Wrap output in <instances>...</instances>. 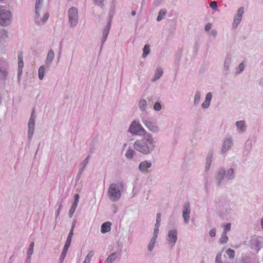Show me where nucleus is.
I'll use <instances>...</instances> for the list:
<instances>
[{"mask_svg": "<svg viewBox=\"0 0 263 263\" xmlns=\"http://www.w3.org/2000/svg\"><path fill=\"white\" fill-rule=\"evenodd\" d=\"M213 160V153H210L208 155V156L206 158V162L205 166V172H208L210 168V166L211 165L212 162Z\"/></svg>", "mask_w": 263, "mask_h": 263, "instance_id": "obj_25", "label": "nucleus"}, {"mask_svg": "<svg viewBox=\"0 0 263 263\" xmlns=\"http://www.w3.org/2000/svg\"><path fill=\"white\" fill-rule=\"evenodd\" d=\"M138 106L141 111H145L146 109L147 103L145 99H141L138 102Z\"/></svg>", "mask_w": 263, "mask_h": 263, "instance_id": "obj_28", "label": "nucleus"}, {"mask_svg": "<svg viewBox=\"0 0 263 263\" xmlns=\"http://www.w3.org/2000/svg\"><path fill=\"white\" fill-rule=\"evenodd\" d=\"M68 17L70 28H73L78 23V9L74 7L70 8L68 11Z\"/></svg>", "mask_w": 263, "mask_h": 263, "instance_id": "obj_5", "label": "nucleus"}, {"mask_svg": "<svg viewBox=\"0 0 263 263\" xmlns=\"http://www.w3.org/2000/svg\"><path fill=\"white\" fill-rule=\"evenodd\" d=\"M62 206V205L60 204V206H59V209H58L57 211V217H58L60 214V209H61V208Z\"/></svg>", "mask_w": 263, "mask_h": 263, "instance_id": "obj_56", "label": "nucleus"}, {"mask_svg": "<svg viewBox=\"0 0 263 263\" xmlns=\"http://www.w3.org/2000/svg\"><path fill=\"white\" fill-rule=\"evenodd\" d=\"M94 255V253L93 251H91L88 252L86 256L85 257V258L84 259V261H83V263H90L91 258Z\"/></svg>", "mask_w": 263, "mask_h": 263, "instance_id": "obj_34", "label": "nucleus"}, {"mask_svg": "<svg viewBox=\"0 0 263 263\" xmlns=\"http://www.w3.org/2000/svg\"><path fill=\"white\" fill-rule=\"evenodd\" d=\"M228 240V237L227 236V234L223 233L222 234V236L219 239V242L220 243H226Z\"/></svg>", "mask_w": 263, "mask_h": 263, "instance_id": "obj_40", "label": "nucleus"}, {"mask_svg": "<svg viewBox=\"0 0 263 263\" xmlns=\"http://www.w3.org/2000/svg\"><path fill=\"white\" fill-rule=\"evenodd\" d=\"M190 213V204L189 202L185 203L183 207L182 217L184 220V222L186 224H188L189 222Z\"/></svg>", "mask_w": 263, "mask_h": 263, "instance_id": "obj_13", "label": "nucleus"}, {"mask_svg": "<svg viewBox=\"0 0 263 263\" xmlns=\"http://www.w3.org/2000/svg\"><path fill=\"white\" fill-rule=\"evenodd\" d=\"M104 0H94V3L98 6L103 7Z\"/></svg>", "mask_w": 263, "mask_h": 263, "instance_id": "obj_48", "label": "nucleus"}, {"mask_svg": "<svg viewBox=\"0 0 263 263\" xmlns=\"http://www.w3.org/2000/svg\"><path fill=\"white\" fill-rule=\"evenodd\" d=\"M152 166V163L146 160L141 162L139 165V170L142 173H146L147 170Z\"/></svg>", "mask_w": 263, "mask_h": 263, "instance_id": "obj_17", "label": "nucleus"}, {"mask_svg": "<svg viewBox=\"0 0 263 263\" xmlns=\"http://www.w3.org/2000/svg\"><path fill=\"white\" fill-rule=\"evenodd\" d=\"M236 126L238 130L241 132H244L246 130L247 126L246 122L243 120L239 121L236 122Z\"/></svg>", "mask_w": 263, "mask_h": 263, "instance_id": "obj_24", "label": "nucleus"}, {"mask_svg": "<svg viewBox=\"0 0 263 263\" xmlns=\"http://www.w3.org/2000/svg\"><path fill=\"white\" fill-rule=\"evenodd\" d=\"M123 189V182L110 184L107 191L108 197L110 200L112 202L119 200L121 197V191Z\"/></svg>", "mask_w": 263, "mask_h": 263, "instance_id": "obj_3", "label": "nucleus"}, {"mask_svg": "<svg viewBox=\"0 0 263 263\" xmlns=\"http://www.w3.org/2000/svg\"><path fill=\"white\" fill-rule=\"evenodd\" d=\"M8 36L7 31L4 29H0V41L7 38Z\"/></svg>", "mask_w": 263, "mask_h": 263, "instance_id": "obj_35", "label": "nucleus"}, {"mask_svg": "<svg viewBox=\"0 0 263 263\" xmlns=\"http://www.w3.org/2000/svg\"><path fill=\"white\" fill-rule=\"evenodd\" d=\"M209 234H210L211 237H213L215 236V235H216V229H211L210 230V231Z\"/></svg>", "mask_w": 263, "mask_h": 263, "instance_id": "obj_53", "label": "nucleus"}, {"mask_svg": "<svg viewBox=\"0 0 263 263\" xmlns=\"http://www.w3.org/2000/svg\"><path fill=\"white\" fill-rule=\"evenodd\" d=\"M141 121L149 132L153 133H158L160 131V127L156 122L144 118H142Z\"/></svg>", "mask_w": 263, "mask_h": 263, "instance_id": "obj_7", "label": "nucleus"}, {"mask_svg": "<svg viewBox=\"0 0 263 263\" xmlns=\"http://www.w3.org/2000/svg\"><path fill=\"white\" fill-rule=\"evenodd\" d=\"M89 159V156H88L85 159V160L81 163V168H80V171L81 172L83 171L85 169L86 166L87 165V164L88 163Z\"/></svg>", "mask_w": 263, "mask_h": 263, "instance_id": "obj_38", "label": "nucleus"}, {"mask_svg": "<svg viewBox=\"0 0 263 263\" xmlns=\"http://www.w3.org/2000/svg\"><path fill=\"white\" fill-rule=\"evenodd\" d=\"M226 170L223 167H220L216 172L215 175V181L217 186L221 185L225 178Z\"/></svg>", "mask_w": 263, "mask_h": 263, "instance_id": "obj_9", "label": "nucleus"}, {"mask_svg": "<svg viewBox=\"0 0 263 263\" xmlns=\"http://www.w3.org/2000/svg\"><path fill=\"white\" fill-rule=\"evenodd\" d=\"M33 252H34V249L29 248V249H28V251H27V258L28 259L31 258V256L33 254Z\"/></svg>", "mask_w": 263, "mask_h": 263, "instance_id": "obj_46", "label": "nucleus"}, {"mask_svg": "<svg viewBox=\"0 0 263 263\" xmlns=\"http://www.w3.org/2000/svg\"><path fill=\"white\" fill-rule=\"evenodd\" d=\"M111 223L109 221H107V222L103 223L101 225V233L104 234V233L109 232L111 230Z\"/></svg>", "mask_w": 263, "mask_h": 263, "instance_id": "obj_23", "label": "nucleus"}, {"mask_svg": "<svg viewBox=\"0 0 263 263\" xmlns=\"http://www.w3.org/2000/svg\"><path fill=\"white\" fill-rule=\"evenodd\" d=\"M210 7L214 10L216 11L217 10V4L216 1H213L210 3Z\"/></svg>", "mask_w": 263, "mask_h": 263, "instance_id": "obj_45", "label": "nucleus"}, {"mask_svg": "<svg viewBox=\"0 0 263 263\" xmlns=\"http://www.w3.org/2000/svg\"><path fill=\"white\" fill-rule=\"evenodd\" d=\"M156 147V141L150 133L145 134L142 140H137L134 143V149L144 155L150 154Z\"/></svg>", "mask_w": 263, "mask_h": 263, "instance_id": "obj_1", "label": "nucleus"}, {"mask_svg": "<svg viewBox=\"0 0 263 263\" xmlns=\"http://www.w3.org/2000/svg\"><path fill=\"white\" fill-rule=\"evenodd\" d=\"M201 98V93L199 91H197L195 93L194 99V103L195 105L199 104Z\"/></svg>", "mask_w": 263, "mask_h": 263, "instance_id": "obj_36", "label": "nucleus"}, {"mask_svg": "<svg viewBox=\"0 0 263 263\" xmlns=\"http://www.w3.org/2000/svg\"><path fill=\"white\" fill-rule=\"evenodd\" d=\"M261 224L262 228H263V218L261 219Z\"/></svg>", "mask_w": 263, "mask_h": 263, "instance_id": "obj_61", "label": "nucleus"}, {"mask_svg": "<svg viewBox=\"0 0 263 263\" xmlns=\"http://www.w3.org/2000/svg\"><path fill=\"white\" fill-rule=\"evenodd\" d=\"M235 170L233 168H230L226 170L225 178L227 180L232 181L235 179Z\"/></svg>", "mask_w": 263, "mask_h": 263, "instance_id": "obj_21", "label": "nucleus"}, {"mask_svg": "<svg viewBox=\"0 0 263 263\" xmlns=\"http://www.w3.org/2000/svg\"><path fill=\"white\" fill-rule=\"evenodd\" d=\"M253 141L251 139H248L245 144V149L247 151H250L252 147Z\"/></svg>", "mask_w": 263, "mask_h": 263, "instance_id": "obj_37", "label": "nucleus"}, {"mask_svg": "<svg viewBox=\"0 0 263 263\" xmlns=\"http://www.w3.org/2000/svg\"><path fill=\"white\" fill-rule=\"evenodd\" d=\"M226 253L228 255V256H229V258H230V259H233L235 257V253L234 250H232L230 248L228 249L226 251Z\"/></svg>", "mask_w": 263, "mask_h": 263, "instance_id": "obj_39", "label": "nucleus"}, {"mask_svg": "<svg viewBox=\"0 0 263 263\" xmlns=\"http://www.w3.org/2000/svg\"><path fill=\"white\" fill-rule=\"evenodd\" d=\"M221 256H222V253L221 252H218L215 258V263H223V261L221 259Z\"/></svg>", "mask_w": 263, "mask_h": 263, "instance_id": "obj_42", "label": "nucleus"}, {"mask_svg": "<svg viewBox=\"0 0 263 263\" xmlns=\"http://www.w3.org/2000/svg\"><path fill=\"white\" fill-rule=\"evenodd\" d=\"M54 58V52L52 49H50L47 53V58L45 61V64L47 67H50L51 63Z\"/></svg>", "mask_w": 263, "mask_h": 263, "instance_id": "obj_19", "label": "nucleus"}, {"mask_svg": "<svg viewBox=\"0 0 263 263\" xmlns=\"http://www.w3.org/2000/svg\"><path fill=\"white\" fill-rule=\"evenodd\" d=\"M161 214L160 213H158L157 214V217H156V222H161Z\"/></svg>", "mask_w": 263, "mask_h": 263, "instance_id": "obj_54", "label": "nucleus"}, {"mask_svg": "<svg viewBox=\"0 0 263 263\" xmlns=\"http://www.w3.org/2000/svg\"><path fill=\"white\" fill-rule=\"evenodd\" d=\"M233 145V139L231 137L225 138L223 141L222 145L221 148V153L224 154L229 151Z\"/></svg>", "mask_w": 263, "mask_h": 263, "instance_id": "obj_12", "label": "nucleus"}, {"mask_svg": "<svg viewBox=\"0 0 263 263\" xmlns=\"http://www.w3.org/2000/svg\"><path fill=\"white\" fill-rule=\"evenodd\" d=\"M75 223L76 222H73L72 224V226H71V230L70 231V232L69 233V234H70L71 233V236L72 237L73 236V229L75 227Z\"/></svg>", "mask_w": 263, "mask_h": 263, "instance_id": "obj_55", "label": "nucleus"}, {"mask_svg": "<svg viewBox=\"0 0 263 263\" xmlns=\"http://www.w3.org/2000/svg\"><path fill=\"white\" fill-rule=\"evenodd\" d=\"M231 211V210L230 209H229V212H230Z\"/></svg>", "mask_w": 263, "mask_h": 263, "instance_id": "obj_64", "label": "nucleus"}, {"mask_svg": "<svg viewBox=\"0 0 263 263\" xmlns=\"http://www.w3.org/2000/svg\"><path fill=\"white\" fill-rule=\"evenodd\" d=\"M31 258H30V259H28L27 258L28 263H31Z\"/></svg>", "mask_w": 263, "mask_h": 263, "instance_id": "obj_62", "label": "nucleus"}, {"mask_svg": "<svg viewBox=\"0 0 263 263\" xmlns=\"http://www.w3.org/2000/svg\"><path fill=\"white\" fill-rule=\"evenodd\" d=\"M80 196L79 194H77L74 196V200L73 202V204L78 205L79 200Z\"/></svg>", "mask_w": 263, "mask_h": 263, "instance_id": "obj_49", "label": "nucleus"}, {"mask_svg": "<svg viewBox=\"0 0 263 263\" xmlns=\"http://www.w3.org/2000/svg\"><path fill=\"white\" fill-rule=\"evenodd\" d=\"M111 27V20H110L107 23L106 26L104 28L103 31L102 37L101 39V46H102L104 43L105 42L107 35L109 32Z\"/></svg>", "mask_w": 263, "mask_h": 263, "instance_id": "obj_16", "label": "nucleus"}, {"mask_svg": "<svg viewBox=\"0 0 263 263\" xmlns=\"http://www.w3.org/2000/svg\"><path fill=\"white\" fill-rule=\"evenodd\" d=\"M177 240V231L176 229L170 230L167 234L166 240L172 248L174 246Z\"/></svg>", "mask_w": 263, "mask_h": 263, "instance_id": "obj_10", "label": "nucleus"}, {"mask_svg": "<svg viewBox=\"0 0 263 263\" xmlns=\"http://www.w3.org/2000/svg\"><path fill=\"white\" fill-rule=\"evenodd\" d=\"M72 236H71V233L70 234H69L67 238V240L66 241V242L65 243L63 251L61 253V255L60 256V260L61 263H63L64 261V260L65 259V257L66 255L67 250L70 245L71 241Z\"/></svg>", "mask_w": 263, "mask_h": 263, "instance_id": "obj_14", "label": "nucleus"}, {"mask_svg": "<svg viewBox=\"0 0 263 263\" xmlns=\"http://www.w3.org/2000/svg\"><path fill=\"white\" fill-rule=\"evenodd\" d=\"M231 230V223H227L224 228L223 233L227 234V233L230 231Z\"/></svg>", "mask_w": 263, "mask_h": 263, "instance_id": "obj_47", "label": "nucleus"}, {"mask_svg": "<svg viewBox=\"0 0 263 263\" xmlns=\"http://www.w3.org/2000/svg\"><path fill=\"white\" fill-rule=\"evenodd\" d=\"M157 238L152 237L147 245V250L149 252H152L155 247Z\"/></svg>", "mask_w": 263, "mask_h": 263, "instance_id": "obj_30", "label": "nucleus"}, {"mask_svg": "<svg viewBox=\"0 0 263 263\" xmlns=\"http://www.w3.org/2000/svg\"><path fill=\"white\" fill-rule=\"evenodd\" d=\"M244 13V8L243 7H240L237 11L236 14L234 16V19H233V23L232 24V28L234 29L237 28L238 25L240 23L242 15Z\"/></svg>", "mask_w": 263, "mask_h": 263, "instance_id": "obj_11", "label": "nucleus"}, {"mask_svg": "<svg viewBox=\"0 0 263 263\" xmlns=\"http://www.w3.org/2000/svg\"><path fill=\"white\" fill-rule=\"evenodd\" d=\"M77 207V205L73 204H72V205L69 210V216L70 218L72 217L73 214H74V213L76 211Z\"/></svg>", "mask_w": 263, "mask_h": 263, "instance_id": "obj_43", "label": "nucleus"}, {"mask_svg": "<svg viewBox=\"0 0 263 263\" xmlns=\"http://www.w3.org/2000/svg\"><path fill=\"white\" fill-rule=\"evenodd\" d=\"M212 25L210 23H208L206 24L205 26H204V30H205V31L206 32L209 31V30H210V29L212 27Z\"/></svg>", "mask_w": 263, "mask_h": 263, "instance_id": "obj_50", "label": "nucleus"}, {"mask_svg": "<svg viewBox=\"0 0 263 263\" xmlns=\"http://www.w3.org/2000/svg\"><path fill=\"white\" fill-rule=\"evenodd\" d=\"M158 232H159V228L155 227L154 230L153 237L157 238Z\"/></svg>", "mask_w": 263, "mask_h": 263, "instance_id": "obj_52", "label": "nucleus"}, {"mask_svg": "<svg viewBox=\"0 0 263 263\" xmlns=\"http://www.w3.org/2000/svg\"><path fill=\"white\" fill-rule=\"evenodd\" d=\"M118 254L114 252L109 255L105 260V263H112L117 258Z\"/></svg>", "mask_w": 263, "mask_h": 263, "instance_id": "obj_31", "label": "nucleus"}, {"mask_svg": "<svg viewBox=\"0 0 263 263\" xmlns=\"http://www.w3.org/2000/svg\"><path fill=\"white\" fill-rule=\"evenodd\" d=\"M123 146H124V147H126L127 146V144L125 143Z\"/></svg>", "mask_w": 263, "mask_h": 263, "instance_id": "obj_63", "label": "nucleus"}, {"mask_svg": "<svg viewBox=\"0 0 263 263\" xmlns=\"http://www.w3.org/2000/svg\"><path fill=\"white\" fill-rule=\"evenodd\" d=\"M162 108V106H161V104L158 102H156L155 104H154V109L156 111H160Z\"/></svg>", "mask_w": 263, "mask_h": 263, "instance_id": "obj_44", "label": "nucleus"}, {"mask_svg": "<svg viewBox=\"0 0 263 263\" xmlns=\"http://www.w3.org/2000/svg\"><path fill=\"white\" fill-rule=\"evenodd\" d=\"M49 67H47L46 64L40 66L38 69V77L40 80H43L45 72Z\"/></svg>", "mask_w": 263, "mask_h": 263, "instance_id": "obj_22", "label": "nucleus"}, {"mask_svg": "<svg viewBox=\"0 0 263 263\" xmlns=\"http://www.w3.org/2000/svg\"><path fill=\"white\" fill-rule=\"evenodd\" d=\"M34 242H31L29 245V248L34 249Z\"/></svg>", "mask_w": 263, "mask_h": 263, "instance_id": "obj_57", "label": "nucleus"}, {"mask_svg": "<svg viewBox=\"0 0 263 263\" xmlns=\"http://www.w3.org/2000/svg\"><path fill=\"white\" fill-rule=\"evenodd\" d=\"M49 16V12L44 6V0H36L34 16L35 24L39 26L44 25L48 20Z\"/></svg>", "mask_w": 263, "mask_h": 263, "instance_id": "obj_2", "label": "nucleus"}, {"mask_svg": "<svg viewBox=\"0 0 263 263\" xmlns=\"http://www.w3.org/2000/svg\"><path fill=\"white\" fill-rule=\"evenodd\" d=\"M232 61V57L231 55H228L226 58L224 62V68L227 71L229 70V67Z\"/></svg>", "mask_w": 263, "mask_h": 263, "instance_id": "obj_29", "label": "nucleus"}, {"mask_svg": "<svg viewBox=\"0 0 263 263\" xmlns=\"http://www.w3.org/2000/svg\"><path fill=\"white\" fill-rule=\"evenodd\" d=\"M212 98V93L211 92H208L206 95L205 101L201 104V107L202 108L206 109L209 107Z\"/></svg>", "mask_w": 263, "mask_h": 263, "instance_id": "obj_20", "label": "nucleus"}, {"mask_svg": "<svg viewBox=\"0 0 263 263\" xmlns=\"http://www.w3.org/2000/svg\"><path fill=\"white\" fill-rule=\"evenodd\" d=\"M12 21V15L10 11L5 6H0V25L7 26L9 25Z\"/></svg>", "mask_w": 263, "mask_h": 263, "instance_id": "obj_4", "label": "nucleus"}, {"mask_svg": "<svg viewBox=\"0 0 263 263\" xmlns=\"http://www.w3.org/2000/svg\"><path fill=\"white\" fill-rule=\"evenodd\" d=\"M18 73H17V81L20 83L21 80V77L23 72V68L24 66L23 54L19 53L18 55Z\"/></svg>", "mask_w": 263, "mask_h": 263, "instance_id": "obj_15", "label": "nucleus"}, {"mask_svg": "<svg viewBox=\"0 0 263 263\" xmlns=\"http://www.w3.org/2000/svg\"><path fill=\"white\" fill-rule=\"evenodd\" d=\"M150 52V46L149 45H145L143 49L142 58H145Z\"/></svg>", "mask_w": 263, "mask_h": 263, "instance_id": "obj_33", "label": "nucleus"}, {"mask_svg": "<svg viewBox=\"0 0 263 263\" xmlns=\"http://www.w3.org/2000/svg\"><path fill=\"white\" fill-rule=\"evenodd\" d=\"M259 84L260 85H263V79H261L259 81Z\"/></svg>", "mask_w": 263, "mask_h": 263, "instance_id": "obj_59", "label": "nucleus"}, {"mask_svg": "<svg viewBox=\"0 0 263 263\" xmlns=\"http://www.w3.org/2000/svg\"><path fill=\"white\" fill-rule=\"evenodd\" d=\"M210 34L213 36L214 38H215L217 34V32L215 29H213L210 32Z\"/></svg>", "mask_w": 263, "mask_h": 263, "instance_id": "obj_51", "label": "nucleus"}, {"mask_svg": "<svg viewBox=\"0 0 263 263\" xmlns=\"http://www.w3.org/2000/svg\"><path fill=\"white\" fill-rule=\"evenodd\" d=\"M136 155V152L130 147H129L125 153V157L128 160H132Z\"/></svg>", "mask_w": 263, "mask_h": 263, "instance_id": "obj_26", "label": "nucleus"}, {"mask_svg": "<svg viewBox=\"0 0 263 263\" xmlns=\"http://www.w3.org/2000/svg\"><path fill=\"white\" fill-rule=\"evenodd\" d=\"M245 69V65L243 63H240L238 67L236 69V74H239L241 72Z\"/></svg>", "mask_w": 263, "mask_h": 263, "instance_id": "obj_41", "label": "nucleus"}, {"mask_svg": "<svg viewBox=\"0 0 263 263\" xmlns=\"http://www.w3.org/2000/svg\"><path fill=\"white\" fill-rule=\"evenodd\" d=\"M132 15L133 16L135 15H136V11H133L132 12Z\"/></svg>", "mask_w": 263, "mask_h": 263, "instance_id": "obj_60", "label": "nucleus"}, {"mask_svg": "<svg viewBox=\"0 0 263 263\" xmlns=\"http://www.w3.org/2000/svg\"><path fill=\"white\" fill-rule=\"evenodd\" d=\"M166 13H167V11L166 9H160L159 10L158 17L157 18V21L158 22H159V21H161L162 20H163L164 18Z\"/></svg>", "mask_w": 263, "mask_h": 263, "instance_id": "obj_32", "label": "nucleus"}, {"mask_svg": "<svg viewBox=\"0 0 263 263\" xmlns=\"http://www.w3.org/2000/svg\"><path fill=\"white\" fill-rule=\"evenodd\" d=\"M160 225V222H156L155 224V227L156 228H159V226Z\"/></svg>", "mask_w": 263, "mask_h": 263, "instance_id": "obj_58", "label": "nucleus"}, {"mask_svg": "<svg viewBox=\"0 0 263 263\" xmlns=\"http://www.w3.org/2000/svg\"><path fill=\"white\" fill-rule=\"evenodd\" d=\"M262 241V239L261 238H254L251 240V245L252 246V248H254V249L256 251H258L261 246V242Z\"/></svg>", "mask_w": 263, "mask_h": 263, "instance_id": "obj_18", "label": "nucleus"}, {"mask_svg": "<svg viewBox=\"0 0 263 263\" xmlns=\"http://www.w3.org/2000/svg\"><path fill=\"white\" fill-rule=\"evenodd\" d=\"M128 131L133 135H145L148 134L145 129L137 121H133L129 126Z\"/></svg>", "mask_w": 263, "mask_h": 263, "instance_id": "obj_6", "label": "nucleus"}, {"mask_svg": "<svg viewBox=\"0 0 263 263\" xmlns=\"http://www.w3.org/2000/svg\"><path fill=\"white\" fill-rule=\"evenodd\" d=\"M35 119L36 116L35 115L34 110L33 109L28 123V138L29 140L31 139L34 134Z\"/></svg>", "mask_w": 263, "mask_h": 263, "instance_id": "obj_8", "label": "nucleus"}, {"mask_svg": "<svg viewBox=\"0 0 263 263\" xmlns=\"http://www.w3.org/2000/svg\"><path fill=\"white\" fill-rule=\"evenodd\" d=\"M163 73V71L161 68H157L155 71L154 77L152 79V81L155 82L159 80Z\"/></svg>", "mask_w": 263, "mask_h": 263, "instance_id": "obj_27", "label": "nucleus"}]
</instances>
